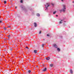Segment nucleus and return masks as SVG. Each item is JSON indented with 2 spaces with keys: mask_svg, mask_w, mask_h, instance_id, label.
Listing matches in <instances>:
<instances>
[{
  "mask_svg": "<svg viewBox=\"0 0 74 74\" xmlns=\"http://www.w3.org/2000/svg\"><path fill=\"white\" fill-rule=\"evenodd\" d=\"M45 7L46 8V9H47V8L48 7H49V3H47L46 5H45Z\"/></svg>",
  "mask_w": 74,
  "mask_h": 74,
  "instance_id": "obj_1",
  "label": "nucleus"
},
{
  "mask_svg": "<svg viewBox=\"0 0 74 74\" xmlns=\"http://www.w3.org/2000/svg\"><path fill=\"white\" fill-rule=\"evenodd\" d=\"M63 8L62 9V11L63 12H64L65 11V10L66 9V6L64 5H63Z\"/></svg>",
  "mask_w": 74,
  "mask_h": 74,
  "instance_id": "obj_2",
  "label": "nucleus"
},
{
  "mask_svg": "<svg viewBox=\"0 0 74 74\" xmlns=\"http://www.w3.org/2000/svg\"><path fill=\"white\" fill-rule=\"evenodd\" d=\"M10 72V71L9 70H6L5 71V73H7V74H9Z\"/></svg>",
  "mask_w": 74,
  "mask_h": 74,
  "instance_id": "obj_3",
  "label": "nucleus"
},
{
  "mask_svg": "<svg viewBox=\"0 0 74 74\" xmlns=\"http://www.w3.org/2000/svg\"><path fill=\"white\" fill-rule=\"evenodd\" d=\"M53 47H54V48H58V46H57V45H56L54 44L53 45Z\"/></svg>",
  "mask_w": 74,
  "mask_h": 74,
  "instance_id": "obj_4",
  "label": "nucleus"
},
{
  "mask_svg": "<svg viewBox=\"0 0 74 74\" xmlns=\"http://www.w3.org/2000/svg\"><path fill=\"white\" fill-rule=\"evenodd\" d=\"M42 71H47V68H45L43 70H42Z\"/></svg>",
  "mask_w": 74,
  "mask_h": 74,
  "instance_id": "obj_5",
  "label": "nucleus"
},
{
  "mask_svg": "<svg viewBox=\"0 0 74 74\" xmlns=\"http://www.w3.org/2000/svg\"><path fill=\"white\" fill-rule=\"evenodd\" d=\"M34 25L35 27H37V23H34Z\"/></svg>",
  "mask_w": 74,
  "mask_h": 74,
  "instance_id": "obj_6",
  "label": "nucleus"
},
{
  "mask_svg": "<svg viewBox=\"0 0 74 74\" xmlns=\"http://www.w3.org/2000/svg\"><path fill=\"white\" fill-rule=\"evenodd\" d=\"M46 59L47 60H49L50 59V58L49 57H48L46 58Z\"/></svg>",
  "mask_w": 74,
  "mask_h": 74,
  "instance_id": "obj_7",
  "label": "nucleus"
},
{
  "mask_svg": "<svg viewBox=\"0 0 74 74\" xmlns=\"http://www.w3.org/2000/svg\"><path fill=\"white\" fill-rule=\"evenodd\" d=\"M34 53H37V50H35L34 51Z\"/></svg>",
  "mask_w": 74,
  "mask_h": 74,
  "instance_id": "obj_8",
  "label": "nucleus"
},
{
  "mask_svg": "<svg viewBox=\"0 0 74 74\" xmlns=\"http://www.w3.org/2000/svg\"><path fill=\"white\" fill-rule=\"evenodd\" d=\"M70 72L71 74H73V71H72V70L71 69L70 70Z\"/></svg>",
  "mask_w": 74,
  "mask_h": 74,
  "instance_id": "obj_9",
  "label": "nucleus"
},
{
  "mask_svg": "<svg viewBox=\"0 0 74 74\" xmlns=\"http://www.w3.org/2000/svg\"><path fill=\"white\" fill-rule=\"evenodd\" d=\"M63 21V20H61V21L59 22L60 24H61V23H62V21Z\"/></svg>",
  "mask_w": 74,
  "mask_h": 74,
  "instance_id": "obj_10",
  "label": "nucleus"
},
{
  "mask_svg": "<svg viewBox=\"0 0 74 74\" xmlns=\"http://www.w3.org/2000/svg\"><path fill=\"white\" fill-rule=\"evenodd\" d=\"M53 64H50V67H52L53 66Z\"/></svg>",
  "mask_w": 74,
  "mask_h": 74,
  "instance_id": "obj_11",
  "label": "nucleus"
},
{
  "mask_svg": "<svg viewBox=\"0 0 74 74\" xmlns=\"http://www.w3.org/2000/svg\"><path fill=\"white\" fill-rule=\"evenodd\" d=\"M44 45H45L42 44V48H44Z\"/></svg>",
  "mask_w": 74,
  "mask_h": 74,
  "instance_id": "obj_12",
  "label": "nucleus"
},
{
  "mask_svg": "<svg viewBox=\"0 0 74 74\" xmlns=\"http://www.w3.org/2000/svg\"><path fill=\"white\" fill-rule=\"evenodd\" d=\"M57 50V51H60V49L59 48H58Z\"/></svg>",
  "mask_w": 74,
  "mask_h": 74,
  "instance_id": "obj_13",
  "label": "nucleus"
},
{
  "mask_svg": "<svg viewBox=\"0 0 74 74\" xmlns=\"http://www.w3.org/2000/svg\"><path fill=\"white\" fill-rule=\"evenodd\" d=\"M37 16H40V14L38 13L37 14Z\"/></svg>",
  "mask_w": 74,
  "mask_h": 74,
  "instance_id": "obj_14",
  "label": "nucleus"
},
{
  "mask_svg": "<svg viewBox=\"0 0 74 74\" xmlns=\"http://www.w3.org/2000/svg\"><path fill=\"white\" fill-rule=\"evenodd\" d=\"M4 4H6L7 3V1H4Z\"/></svg>",
  "mask_w": 74,
  "mask_h": 74,
  "instance_id": "obj_15",
  "label": "nucleus"
},
{
  "mask_svg": "<svg viewBox=\"0 0 74 74\" xmlns=\"http://www.w3.org/2000/svg\"><path fill=\"white\" fill-rule=\"evenodd\" d=\"M3 29H4V30H6V29H7V28H6L5 27H4Z\"/></svg>",
  "mask_w": 74,
  "mask_h": 74,
  "instance_id": "obj_16",
  "label": "nucleus"
},
{
  "mask_svg": "<svg viewBox=\"0 0 74 74\" xmlns=\"http://www.w3.org/2000/svg\"><path fill=\"white\" fill-rule=\"evenodd\" d=\"M28 72L29 73H31V71L30 70H29Z\"/></svg>",
  "mask_w": 74,
  "mask_h": 74,
  "instance_id": "obj_17",
  "label": "nucleus"
},
{
  "mask_svg": "<svg viewBox=\"0 0 74 74\" xmlns=\"http://www.w3.org/2000/svg\"><path fill=\"white\" fill-rule=\"evenodd\" d=\"M9 50L10 51H12V48H10L9 49Z\"/></svg>",
  "mask_w": 74,
  "mask_h": 74,
  "instance_id": "obj_18",
  "label": "nucleus"
},
{
  "mask_svg": "<svg viewBox=\"0 0 74 74\" xmlns=\"http://www.w3.org/2000/svg\"><path fill=\"white\" fill-rule=\"evenodd\" d=\"M20 2L21 3H23V1L22 0H21Z\"/></svg>",
  "mask_w": 74,
  "mask_h": 74,
  "instance_id": "obj_19",
  "label": "nucleus"
},
{
  "mask_svg": "<svg viewBox=\"0 0 74 74\" xmlns=\"http://www.w3.org/2000/svg\"><path fill=\"white\" fill-rule=\"evenodd\" d=\"M55 13H56V11L53 12V14H55Z\"/></svg>",
  "mask_w": 74,
  "mask_h": 74,
  "instance_id": "obj_20",
  "label": "nucleus"
},
{
  "mask_svg": "<svg viewBox=\"0 0 74 74\" xmlns=\"http://www.w3.org/2000/svg\"><path fill=\"white\" fill-rule=\"evenodd\" d=\"M42 31H40V32H39V34H41V32H42Z\"/></svg>",
  "mask_w": 74,
  "mask_h": 74,
  "instance_id": "obj_21",
  "label": "nucleus"
},
{
  "mask_svg": "<svg viewBox=\"0 0 74 74\" xmlns=\"http://www.w3.org/2000/svg\"><path fill=\"white\" fill-rule=\"evenodd\" d=\"M2 23V21H0V23Z\"/></svg>",
  "mask_w": 74,
  "mask_h": 74,
  "instance_id": "obj_22",
  "label": "nucleus"
},
{
  "mask_svg": "<svg viewBox=\"0 0 74 74\" xmlns=\"http://www.w3.org/2000/svg\"><path fill=\"white\" fill-rule=\"evenodd\" d=\"M26 48H27V49H29V48L28 47H26Z\"/></svg>",
  "mask_w": 74,
  "mask_h": 74,
  "instance_id": "obj_23",
  "label": "nucleus"
},
{
  "mask_svg": "<svg viewBox=\"0 0 74 74\" xmlns=\"http://www.w3.org/2000/svg\"><path fill=\"white\" fill-rule=\"evenodd\" d=\"M10 35H9L8 36V37L9 38H10Z\"/></svg>",
  "mask_w": 74,
  "mask_h": 74,
  "instance_id": "obj_24",
  "label": "nucleus"
},
{
  "mask_svg": "<svg viewBox=\"0 0 74 74\" xmlns=\"http://www.w3.org/2000/svg\"><path fill=\"white\" fill-rule=\"evenodd\" d=\"M15 8H16V9L17 8V6L15 7Z\"/></svg>",
  "mask_w": 74,
  "mask_h": 74,
  "instance_id": "obj_25",
  "label": "nucleus"
},
{
  "mask_svg": "<svg viewBox=\"0 0 74 74\" xmlns=\"http://www.w3.org/2000/svg\"><path fill=\"white\" fill-rule=\"evenodd\" d=\"M36 67H37V68H38V66H37Z\"/></svg>",
  "mask_w": 74,
  "mask_h": 74,
  "instance_id": "obj_26",
  "label": "nucleus"
},
{
  "mask_svg": "<svg viewBox=\"0 0 74 74\" xmlns=\"http://www.w3.org/2000/svg\"><path fill=\"white\" fill-rule=\"evenodd\" d=\"M47 36H49V35L47 34Z\"/></svg>",
  "mask_w": 74,
  "mask_h": 74,
  "instance_id": "obj_27",
  "label": "nucleus"
},
{
  "mask_svg": "<svg viewBox=\"0 0 74 74\" xmlns=\"http://www.w3.org/2000/svg\"><path fill=\"white\" fill-rule=\"evenodd\" d=\"M58 16V15H56V16Z\"/></svg>",
  "mask_w": 74,
  "mask_h": 74,
  "instance_id": "obj_28",
  "label": "nucleus"
},
{
  "mask_svg": "<svg viewBox=\"0 0 74 74\" xmlns=\"http://www.w3.org/2000/svg\"><path fill=\"white\" fill-rule=\"evenodd\" d=\"M8 27H10V26H8Z\"/></svg>",
  "mask_w": 74,
  "mask_h": 74,
  "instance_id": "obj_29",
  "label": "nucleus"
},
{
  "mask_svg": "<svg viewBox=\"0 0 74 74\" xmlns=\"http://www.w3.org/2000/svg\"><path fill=\"white\" fill-rule=\"evenodd\" d=\"M62 1H63V0H62Z\"/></svg>",
  "mask_w": 74,
  "mask_h": 74,
  "instance_id": "obj_30",
  "label": "nucleus"
},
{
  "mask_svg": "<svg viewBox=\"0 0 74 74\" xmlns=\"http://www.w3.org/2000/svg\"><path fill=\"white\" fill-rule=\"evenodd\" d=\"M43 40H45V39H43Z\"/></svg>",
  "mask_w": 74,
  "mask_h": 74,
  "instance_id": "obj_31",
  "label": "nucleus"
},
{
  "mask_svg": "<svg viewBox=\"0 0 74 74\" xmlns=\"http://www.w3.org/2000/svg\"><path fill=\"white\" fill-rule=\"evenodd\" d=\"M62 11V10H60V12H61V11Z\"/></svg>",
  "mask_w": 74,
  "mask_h": 74,
  "instance_id": "obj_32",
  "label": "nucleus"
},
{
  "mask_svg": "<svg viewBox=\"0 0 74 74\" xmlns=\"http://www.w3.org/2000/svg\"><path fill=\"white\" fill-rule=\"evenodd\" d=\"M73 3H74V2H73Z\"/></svg>",
  "mask_w": 74,
  "mask_h": 74,
  "instance_id": "obj_33",
  "label": "nucleus"
},
{
  "mask_svg": "<svg viewBox=\"0 0 74 74\" xmlns=\"http://www.w3.org/2000/svg\"><path fill=\"white\" fill-rule=\"evenodd\" d=\"M8 15H9V14H8Z\"/></svg>",
  "mask_w": 74,
  "mask_h": 74,
  "instance_id": "obj_34",
  "label": "nucleus"
},
{
  "mask_svg": "<svg viewBox=\"0 0 74 74\" xmlns=\"http://www.w3.org/2000/svg\"><path fill=\"white\" fill-rule=\"evenodd\" d=\"M73 7H74V5H73Z\"/></svg>",
  "mask_w": 74,
  "mask_h": 74,
  "instance_id": "obj_35",
  "label": "nucleus"
},
{
  "mask_svg": "<svg viewBox=\"0 0 74 74\" xmlns=\"http://www.w3.org/2000/svg\"><path fill=\"white\" fill-rule=\"evenodd\" d=\"M52 5H53V4H52Z\"/></svg>",
  "mask_w": 74,
  "mask_h": 74,
  "instance_id": "obj_36",
  "label": "nucleus"
},
{
  "mask_svg": "<svg viewBox=\"0 0 74 74\" xmlns=\"http://www.w3.org/2000/svg\"><path fill=\"white\" fill-rule=\"evenodd\" d=\"M1 18V17H0V18Z\"/></svg>",
  "mask_w": 74,
  "mask_h": 74,
  "instance_id": "obj_37",
  "label": "nucleus"
},
{
  "mask_svg": "<svg viewBox=\"0 0 74 74\" xmlns=\"http://www.w3.org/2000/svg\"><path fill=\"white\" fill-rule=\"evenodd\" d=\"M4 51H5V50H4Z\"/></svg>",
  "mask_w": 74,
  "mask_h": 74,
  "instance_id": "obj_38",
  "label": "nucleus"
}]
</instances>
